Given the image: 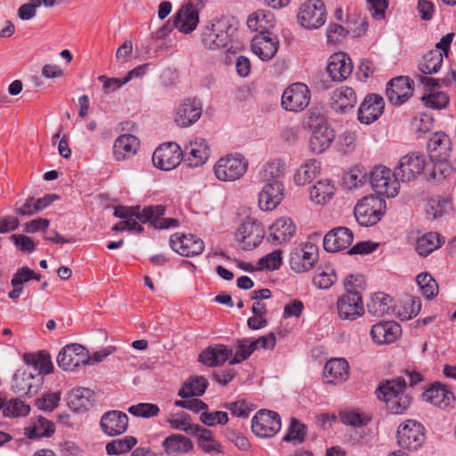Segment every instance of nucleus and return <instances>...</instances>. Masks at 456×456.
<instances>
[{"mask_svg": "<svg viewBox=\"0 0 456 456\" xmlns=\"http://www.w3.org/2000/svg\"><path fill=\"white\" fill-rule=\"evenodd\" d=\"M166 208L163 205L148 206L141 208L136 207H117L114 216L122 219L112 227L115 232H132L140 233L142 232L141 224L151 222L158 229H168L177 227L179 221L175 218L163 217Z\"/></svg>", "mask_w": 456, "mask_h": 456, "instance_id": "nucleus-1", "label": "nucleus"}, {"mask_svg": "<svg viewBox=\"0 0 456 456\" xmlns=\"http://www.w3.org/2000/svg\"><path fill=\"white\" fill-rule=\"evenodd\" d=\"M234 20L229 17L212 20L201 31L202 45L210 50L225 48L236 32Z\"/></svg>", "mask_w": 456, "mask_h": 456, "instance_id": "nucleus-2", "label": "nucleus"}, {"mask_svg": "<svg viewBox=\"0 0 456 456\" xmlns=\"http://www.w3.org/2000/svg\"><path fill=\"white\" fill-rule=\"evenodd\" d=\"M405 387L403 379H396L381 384L377 389L378 398L386 403L387 409L393 414H402L411 404Z\"/></svg>", "mask_w": 456, "mask_h": 456, "instance_id": "nucleus-3", "label": "nucleus"}, {"mask_svg": "<svg viewBox=\"0 0 456 456\" xmlns=\"http://www.w3.org/2000/svg\"><path fill=\"white\" fill-rule=\"evenodd\" d=\"M248 167V162L241 153H228L216 161L213 173L221 182H235L246 174Z\"/></svg>", "mask_w": 456, "mask_h": 456, "instance_id": "nucleus-4", "label": "nucleus"}, {"mask_svg": "<svg viewBox=\"0 0 456 456\" xmlns=\"http://www.w3.org/2000/svg\"><path fill=\"white\" fill-rule=\"evenodd\" d=\"M309 126L312 134L308 141V149L313 154H322L326 151L333 142L335 130L324 120L323 117L314 118L310 116Z\"/></svg>", "mask_w": 456, "mask_h": 456, "instance_id": "nucleus-5", "label": "nucleus"}, {"mask_svg": "<svg viewBox=\"0 0 456 456\" xmlns=\"http://www.w3.org/2000/svg\"><path fill=\"white\" fill-rule=\"evenodd\" d=\"M386 201L380 197L366 196L358 201L354 207V216L362 226L376 224L384 216Z\"/></svg>", "mask_w": 456, "mask_h": 456, "instance_id": "nucleus-6", "label": "nucleus"}, {"mask_svg": "<svg viewBox=\"0 0 456 456\" xmlns=\"http://www.w3.org/2000/svg\"><path fill=\"white\" fill-rule=\"evenodd\" d=\"M400 177L385 166H377L370 174V183L373 190L379 195L395 198L400 191Z\"/></svg>", "mask_w": 456, "mask_h": 456, "instance_id": "nucleus-7", "label": "nucleus"}, {"mask_svg": "<svg viewBox=\"0 0 456 456\" xmlns=\"http://www.w3.org/2000/svg\"><path fill=\"white\" fill-rule=\"evenodd\" d=\"M327 12L322 0L304 2L297 12V22L306 29H317L326 21Z\"/></svg>", "mask_w": 456, "mask_h": 456, "instance_id": "nucleus-8", "label": "nucleus"}, {"mask_svg": "<svg viewBox=\"0 0 456 456\" xmlns=\"http://www.w3.org/2000/svg\"><path fill=\"white\" fill-rule=\"evenodd\" d=\"M318 247L310 242H302L293 248L289 255V266L298 273L310 271L318 260Z\"/></svg>", "mask_w": 456, "mask_h": 456, "instance_id": "nucleus-9", "label": "nucleus"}, {"mask_svg": "<svg viewBox=\"0 0 456 456\" xmlns=\"http://www.w3.org/2000/svg\"><path fill=\"white\" fill-rule=\"evenodd\" d=\"M88 359V350L80 344L73 343L61 348L57 356V363L64 371L74 372L87 365Z\"/></svg>", "mask_w": 456, "mask_h": 456, "instance_id": "nucleus-10", "label": "nucleus"}, {"mask_svg": "<svg viewBox=\"0 0 456 456\" xmlns=\"http://www.w3.org/2000/svg\"><path fill=\"white\" fill-rule=\"evenodd\" d=\"M311 92L304 83H293L282 94L281 106L287 111L300 112L310 103Z\"/></svg>", "mask_w": 456, "mask_h": 456, "instance_id": "nucleus-11", "label": "nucleus"}, {"mask_svg": "<svg viewBox=\"0 0 456 456\" xmlns=\"http://www.w3.org/2000/svg\"><path fill=\"white\" fill-rule=\"evenodd\" d=\"M281 427L279 414L269 410L258 411L251 420L252 432L258 437H273L280 431Z\"/></svg>", "mask_w": 456, "mask_h": 456, "instance_id": "nucleus-12", "label": "nucleus"}, {"mask_svg": "<svg viewBox=\"0 0 456 456\" xmlns=\"http://www.w3.org/2000/svg\"><path fill=\"white\" fill-rule=\"evenodd\" d=\"M426 166L425 155L412 151L403 156L395 167V175L402 182H411L420 175Z\"/></svg>", "mask_w": 456, "mask_h": 456, "instance_id": "nucleus-13", "label": "nucleus"}, {"mask_svg": "<svg viewBox=\"0 0 456 456\" xmlns=\"http://www.w3.org/2000/svg\"><path fill=\"white\" fill-rule=\"evenodd\" d=\"M425 441L423 426L416 420L408 419L397 430V442L402 448L418 450Z\"/></svg>", "mask_w": 456, "mask_h": 456, "instance_id": "nucleus-14", "label": "nucleus"}, {"mask_svg": "<svg viewBox=\"0 0 456 456\" xmlns=\"http://www.w3.org/2000/svg\"><path fill=\"white\" fill-rule=\"evenodd\" d=\"M171 248L181 256L192 257L200 255L204 248V241L191 233L175 232L170 236Z\"/></svg>", "mask_w": 456, "mask_h": 456, "instance_id": "nucleus-15", "label": "nucleus"}, {"mask_svg": "<svg viewBox=\"0 0 456 456\" xmlns=\"http://www.w3.org/2000/svg\"><path fill=\"white\" fill-rule=\"evenodd\" d=\"M265 234V229L259 222L248 220L240 225L235 237L243 250H251L261 244Z\"/></svg>", "mask_w": 456, "mask_h": 456, "instance_id": "nucleus-16", "label": "nucleus"}, {"mask_svg": "<svg viewBox=\"0 0 456 456\" xmlns=\"http://www.w3.org/2000/svg\"><path fill=\"white\" fill-rule=\"evenodd\" d=\"M183 159V150L175 142H167L159 145L153 152L152 162L154 166L162 170L175 168Z\"/></svg>", "mask_w": 456, "mask_h": 456, "instance_id": "nucleus-17", "label": "nucleus"}, {"mask_svg": "<svg viewBox=\"0 0 456 456\" xmlns=\"http://www.w3.org/2000/svg\"><path fill=\"white\" fill-rule=\"evenodd\" d=\"M338 317L345 321H354L364 314L362 297L360 292H345L337 301Z\"/></svg>", "mask_w": 456, "mask_h": 456, "instance_id": "nucleus-18", "label": "nucleus"}, {"mask_svg": "<svg viewBox=\"0 0 456 456\" xmlns=\"http://www.w3.org/2000/svg\"><path fill=\"white\" fill-rule=\"evenodd\" d=\"M190 167H197L206 163L210 156L208 142L201 137L191 140L183 151V156Z\"/></svg>", "mask_w": 456, "mask_h": 456, "instance_id": "nucleus-19", "label": "nucleus"}, {"mask_svg": "<svg viewBox=\"0 0 456 456\" xmlns=\"http://www.w3.org/2000/svg\"><path fill=\"white\" fill-rule=\"evenodd\" d=\"M285 186L282 182L265 183L258 194V205L264 211L275 209L284 199Z\"/></svg>", "mask_w": 456, "mask_h": 456, "instance_id": "nucleus-20", "label": "nucleus"}, {"mask_svg": "<svg viewBox=\"0 0 456 456\" xmlns=\"http://www.w3.org/2000/svg\"><path fill=\"white\" fill-rule=\"evenodd\" d=\"M296 232L294 221L290 217L281 216L269 226V239L273 244L281 245L289 242Z\"/></svg>", "mask_w": 456, "mask_h": 456, "instance_id": "nucleus-21", "label": "nucleus"}, {"mask_svg": "<svg viewBox=\"0 0 456 456\" xmlns=\"http://www.w3.org/2000/svg\"><path fill=\"white\" fill-rule=\"evenodd\" d=\"M279 48V41L271 33L257 34L251 42L252 52L262 61H267L274 57Z\"/></svg>", "mask_w": 456, "mask_h": 456, "instance_id": "nucleus-22", "label": "nucleus"}, {"mask_svg": "<svg viewBox=\"0 0 456 456\" xmlns=\"http://www.w3.org/2000/svg\"><path fill=\"white\" fill-rule=\"evenodd\" d=\"M413 93L411 80L406 77H397L389 81L387 87V96L394 105L405 102Z\"/></svg>", "mask_w": 456, "mask_h": 456, "instance_id": "nucleus-23", "label": "nucleus"}, {"mask_svg": "<svg viewBox=\"0 0 456 456\" xmlns=\"http://www.w3.org/2000/svg\"><path fill=\"white\" fill-rule=\"evenodd\" d=\"M402 335L401 326L395 322H379L370 330V337L377 345H387L396 341Z\"/></svg>", "mask_w": 456, "mask_h": 456, "instance_id": "nucleus-24", "label": "nucleus"}, {"mask_svg": "<svg viewBox=\"0 0 456 456\" xmlns=\"http://www.w3.org/2000/svg\"><path fill=\"white\" fill-rule=\"evenodd\" d=\"M384 100L377 94L368 95L358 110V119L362 124H371L376 121L383 112Z\"/></svg>", "mask_w": 456, "mask_h": 456, "instance_id": "nucleus-25", "label": "nucleus"}, {"mask_svg": "<svg viewBox=\"0 0 456 456\" xmlns=\"http://www.w3.org/2000/svg\"><path fill=\"white\" fill-rule=\"evenodd\" d=\"M202 114V105L196 99H186L177 108L175 121L182 127L195 123Z\"/></svg>", "mask_w": 456, "mask_h": 456, "instance_id": "nucleus-26", "label": "nucleus"}, {"mask_svg": "<svg viewBox=\"0 0 456 456\" xmlns=\"http://www.w3.org/2000/svg\"><path fill=\"white\" fill-rule=\"evenodd\" d=\"M323 379L328 384H341L349 377V364L344 358H332L323 368Z\"/></svg>", "mask_w": 456, "mask_h": 456, "instance_id": "nucleus-27", "label": "nucleus"}, {"mask_svg": "<svg viewBox=\"0 0 456 456\" xmlns=\"http://www.w3.org/2000/svg\"><path fill=\"white\" fill-rule=\"evenodd\" d=\"M354 235L346 227H337L330 231L323 239V247L329 252L347 248L353 242Z\"/></svg>", "mask_w": 456, "mask_h": 456, "instance_id": "nucleus-28", "label": "nucleus"}, {"mask_svg": "<svg viewBox=\"0 0 456 456\" xmlns=\"http://www.w3.org/2000/svg\"><path fill=\"white\" fill-rule=\"evenodd\" d=\"M327 71L334 81L345 80L352 74V61L345 53H333L329 59Z\"/></svg>", "mask_w": 456, "mask_h": 456, "instance_id": "nucleus-29", "label": "nucleus"}, {"mask_svg": "<svg viewBox=\"0 0 456 456\" xmlns=\"http://www.w3.org/2000/svg\"><path fill=\"white\" fill-rule=\"evenodd\" d=\"M428 150L433 161H447L452 151L450 137L443 132L434 134L428 141Z\"/></svg>", "mask_w": 456, "mask_h": 456, "instance_id": "nucleus-30", "label": "nucleus"}, {"mask_svg": "<svg viewBox=\"0 0 456 456\" xmlns=\"http://www.w3.org/2000/svg\"><path fill=\"white\" fill-rule=\"evenodd\" d=\"M101 427L102 431L110 436L123 434L128 427V417L120 411H108L102 417Z\"/></svg>", "mask_w": 456, "mask_h": 456, "instance_id": "nucleus-31", "label": "nucleus"}, {"mask_svg": "<svg viewBox=\"0 0 456 456\" xmlns=\"http://www.w3.org/2000/svg\"><path fill=\"white\" fill-rule=\"evenodd\" d=\"M140 147L139 139L130 134L119 135L114 142L113 156L117 161H122L134 157Z\"/></svg>", "mask_w": 456, "mask_h": 456, "instance_id": "nucleus-32", "label": "nucleus"}, {"mask_svg": "<svg viewBox=\"0 0 456 456\" xmlns=\"http://www.w3.org/2000/svg\"><path fill=\"white\" fill-rule=\"evenodd\" d=\"M419 81L421 84L431 87L429 94L421 97L424 105L436 110L446 108L449 103V96L446 93L437 91L434 88L437 86L436 79L428 77H420Z\"/></svg>", "mask_w": 456, "mask_h": 456, "instance_id": "nucleus-33", "label": "nucleus"}, {"mask_svg": "<svg viewBox=\"0 0 456 456\" xmlns=\"http://www.w3.org/2000/svg\"><path fill=\"white\" fill-rule=\"evenodd\" d=\"M200 21V11L197 8L183 5L175 16L174 25L184 34L195 30Z\"/></svg>", "mask_w": 456, "mask_h": 456, "instance_id": "nucleus-34", "label": "nucleus"}, {"mask_svg": "<svg viewBox=\"0 0 456 456\" xmlns=\"http://www.w3.org/2000/svg\"><path fill=\"white\" fill-rule=\"evenodd\" d=\"M423 399L441 409L449 408L454 402V395L441 384H434L423 393Z\"/></svg>", "mask_w": 456, "mask_h": 456, "instance_id": "nucleus-35", "label": "nucleus"}, {"mask_svg": "<svg viewBox=\"0 0 456 456\" xmlns=\"http://www.w3.org/2000/svg\"><path fill=\"white\" fill-rule=\"evenodd\" d=\"M337 188L330 179H322L317 181L309 189L310 200L315 205H325L329 203L335 196Z\"/></svg>", "mask_w": 456, "mask_h": 456, "instance_id": "nucleus-36", "label": "nucleus"}, {"mask_svg": "<svg viewBox=\"0 0 456 456\" xmlns=\"http://www.w3.org/2000/svg\"><path fill=\"white\" fill-rule=\"evenodd\" d=\"M55 431L53 421L45 417L37 416L30 419L28 425L24 428V435L29 439L49 437Z\"/></svg>", "mask_w": 456, "mask_h": 456, "instance_id": "nucleus-37", "label": "nucleus"}, {"mask_svg": "<svg viewBox=\"0 0 456 456\" xmlns=\"http://www.w3.org/2000/svg\"><path fill=\"white\" fill-rule=\"evenodd\" d=\"M40 383V379H37L30 372L23 371L14 375L12 389L15 393L33 396L37 394Z\"/></svg>", "mask_w": 456, "mask_h": 456, "instance_id": "nucleus-38", "label": "nucleus"}, {"mask_svg": "<svg viewBox=\"0 0 456 456\" xmlns=\"http://www.w3.org/2000/svg\"><path fill=\"white\" fill-rule=\"evenodd\" d=\"M274 14L268 10H257L251 13L247 20L250 30L259 34H267L275 25Z\"/></svg>", "mask_w": 456, "mask_h": 456, "instance_id": "nucleus-39", "label": "nucleus"}, {"mask_svg": "<svg viewBox=\"0 0 456 456\" xmlns=\"http://www.w3.org/2000/svg\"><path fill=\"white\" fill-rule=\"evenodd\" d=\"M356 102V94L351 87L340 86L332 93L331 105L336 111L346 112L353 109Z\"/></svg>", "mask_w": 456, "mask_h": 456, "instance_id": "nucleus-40", "label": "nucleus"}, {"mask_svg": "<svg viewBox=\"0 0 456 456\" xmlns=\"http://www.w3.org/2000/svg\"><path fill=\"white\" fill-rule=\"evenodd\" d=\"M162 447L167 455L179 456L192 451L193 444L181 434H173L165 438Z\"/></svg>", "mask_w": 456, "mask_h": 456, "instance_id": "nucleus-41", "label": "nucleus"}, {"mask_svg": "<svg viewBox=\"0 0 456 456\" xmlns=\"http://www.w3.org/2000/svg\"><path fill=\"white\" fill-rule=\"evenodd\" d=\"M232 354V350L223 345L208 347L200 353L199 360L205 365L213 367L225 362Z\"/></svg>", "mask_w": 456, "mask_h": 456, "instance_id": "nucleus-42", "label": "nucleus"}, {"mask_svg": "<svg viewBox=\"0 0 456 456\" xmlns=\"http://www.w3.org/2000/svg\"><path fill=\"white\" fill-rule=\"evenodd\" d=\"M94 392L89 388L73 389L68 397V405L74 411H86L92 404Z\"/></svg>", "mask_w": 456, "mask_h": 456, "instance_id": "nucleus-43", "label": "nucleus"}, {"mask_svg": "<svg viewBox=\"0 0 456 456\" xmlns=\"http://www.w3.org/2000/svg\"><path fill=\"white\" fill-rule=\"evenodd\" d=\"M444 243V238L437 232H427L417 240L416 250L420 256H427Z\"/></svg>", "mask_w": 456, "mask_h": 456, "instance_id": "nucleus-44", "label": "nucleus"}, {"mask_svg": "<svg viewBox=\"0 0 456 456\" xmlns=\"http://www.w3.org/2000/svg\"><path fill=\"white\" fill-rule=\"evenodd\" d=\"M320 171V164L314 159H309L297 168L294 182L297 185H305L311 183Z\"/></svg>", "mask_w": 456, "mask_h": 456, "instance_id": "nucleus-45", "label": "nucleus"}, {"mask_svg": "<svg viewBox=\"0 0 456 456\" xmlns=\"http://www.w3.org/2000/svg\"><path fill=\"white\" fill-rule=\"evenodd\" d=\"M208 385V382L205 378L201 376L192 377L183 383L178 395L183 398L200 396L205 393Z\"/></svg>", "mask_w": 456, "mask_h": 456, "instance_id": "nucleus-46", "label": "nucleus"}, {"mask_svg": "<svg viewBox=\"0 0 456 456\" xmlns=\"http://www.w3.org/2000/svg\"><path fill=\"white\" fill-rule=\"evenodd\" d=\"M286 165L280 159L272 160L263 166L260 175L265 183L281 182L285 175Z\"/></svg>", "mask_w": 456, "mask_h": 456, "instance_id": "nucleus-47", "label": "nucleus"}, {"mask_svg": "<svg viewBox=\"0 0 456 456\" xmlns=\"http://www.w3.org/2000/svg\"><path fill=\"white\" fill-rule=\"evenodd\" d=\"M367 172L360 167H354L342 176V186L347 190L362 187L367 182Z\"/></svg>", "mask_w": 456, "mask_h": 456, "instance_id": "nucleus-48", "label": "nucleus"}, {"mask_svg": "<svg viewBox=\"0 0 456 456\" xmlns=\"http://www.w3.org/2000/svg\"><path fill=\"white\" fill-rule=\"evenodd\" d=\"M444 53L438 50H430L424 54L419 63V69L423 74L436 73L442 67Z\"/></svg>", "mask_w": 456, "mask_h": 456, "instance_id": "nucleus-49", "label": "nucleus"}, {"mask_svg": "<svg viewBox=\"0 0 456 456\" xmlns=\"http://www.w3.org/2000/svg\"><path fill=\"white\" fill-rule=\"evenodd\" d=\"M392 298L388 295L383 292H376L370 297L367 305L368 311L377 317L384 316L388 314Z\"/></svg>", "mask_w": 456, "mask_h": 456, "instance_id": "nucleus-50", "label": "nucleus"}, {"mask_svg": "<svg viewBox=\"0 0 456 456\" xmlns=\"http://www.w3.org/2000/svg\"><path fill=\"white\" fill-rule=\"evenodd\" d=\"M451 209V202L441 196H434L428 199L426 205L428 218L436 220L447 214Z\"/></svg>", "mask_w": 456, "mask_h": 456, "instance_id": "nucleus-51", "label": "nucleus"}, {"mask_svg": "<svg viewBox=\"0 0 456 456\" xmlns=\"http://www.w3.org/2000/svg\"><path fill=\"white\" fill-rule=\"evenodd\" d=\"M198 446L205 452L213 453L221 452V444L215 439L212 432L208 429L195 426Z\"/></svg>", "mask_w": 456, "mask_h": 456, "instance_id": "nucleus-52", "label": "nucleus"}, {"mask_svg": "<svg viewBox=\"0 0 456 456\" xmlns=\"http://www.w3.org/2000/svg\"><path fill=\"white\" fill-rule=\"evenodd\" d=\"M3 414L5 417H24L30 412V406L19 398H13L8 401L3 399Z\"/></svg>", "mask_w": 456, "mask_h": 456, "instance_id": "nucleus-53", "label": "nucleus"}, {"mask_svg": "<svg viewBox=\"0 0 456 456\" xmlns=\"http://www.w3.org/2000/svg\"><path fill=\"white\" fill-rule=\"evenodd\" d=\"M136 444L137 439L134 436H126L108 443L105 449L109 455H118L130 452Z\"/></svg>", "mask_w": 456, "mask_h": 456, "instance_id": "nucleus-54", "label": "nucleus"}, {"mask_svg": "<svg viewBox=\"0 0 456 456\" xmlns=\"http://www.w3.org/2000/svg\"><path fill=\"white\" fill-rule=\"evenodd\" d=\"M417 284L421 294L427 299H432L438 294V284L436 280L428 273H419L417 278Z\"/></svg>", "mask_w": 456, "mask_h": 456, "instance_id": "nucleus-55", "label": "nucleus"}, {"mask_svg": "<svg viewBox=\"0 0 456 456\" xmlns=\"http://www.w3.org/2000/svg\"><path fill=\"white\" fill-rule=\"evenodd\" d=\"M256 350L253 339L242 338L236 343V351L234 356L231 359V364L240 363L247 360Z\"/></svg>", "mask_w": 456, "mask_h": 456, "instance_id": "nucleus-56", "label": "nucleus"}, {"mask_svg": "<svg viewBox=\"0 0 456 456\" xmlns=\"http://www.w3.org/2000/svg\"><path fill=\"white\" fill-rule=\"evenodd\" d=\"M342 423L352 427H362L370 421V419L357 411H344L339 413Z\"/></svg>", "mask_w": 456, "mask_h": 456, "instance_id": "nucleus-57", "label": "nucleus"}, {"mask_svg": "<svg viewBox=\"0 0 456 456\" xmlns=\"http://www.w3.org/2000/svg\"><path fill=\"white\" fill-rule=\"evenodd\" d=\"M305 427L295 419H291L287 434L283 440L286 442H294L300 444L304 441L305 436Z\"/></svg>", "mask_w": 456, "mask_h": 456, "instance_id": "nucleus-58", "label": "nucleus"}, {"mask_svg": "<svg viewBox=\"0 0 456 456\" xmlns=\"http://www.w3.org/2000/svg\"><path fill=\"white\" fill-rule=\"evenodd\" d=\"M167 422L173 429L183 430L185 432L191 430L193 428L191 417L184 412L171 414L167 419Z\"/></svg>", "mask_w": 456, "mask_h": 456, "instance_id": "nucleus-59", "label": "nucleus"}, {"mask_svg": "<svg viewBox=\"0 0 456 456\" xmlns=\"http://www.w3.org/2000/svg\"><path fill=\"white\" fill-rule=\"evenodd\" d=\"M128 411L136 417L151 418L159 414V408L157 404L143 403L130 406Z\"/></svg>", "mask_w": 456, "mask_h": 456, "instance_id": "nucleus-60", "label": "nucleus"}, {"mask_svg": "<svg viewBox=\"0 0 456 456\" xmlns=\"http://www.w3.org/2000/svg\"><path fill=\"white\" fill-rule=\"evenodd\" d=\"M60 400V392L47 393L37 400L36 406L42 411H53L58 406Z\"/></svg>", "mask_w": 456, "mask_h": 456, "instance_id": "nucleus-61", "label": "nucleus"}, {"mask_svg": "<svg viewBox=\"0 0 456 456\" xmlns=\"http://www.w3.org/2000/svg\"><path fill=\"white\" fill-rule=\"evenodd\" d=\"M228 414L225 411H203L200 414V420L207 426L224 425L228 422Z\"/></svg>", "mask_w": 456, "mask_h": 456, "instance_id": "nucleus-62", "label": "nucleus"}, {"mask_svg": "<svg viewBox=\"0 0 456 456\" xmlns=\"http://www.w3.org/2000/svg\"><path fill=\"white\" fill-rule=\"evenodd\" d=\"M282 251L281 249H275L270 254L266 255L259 260V265L261 268H265L270 271L277 270L282 264Z\"/></svg>", "mask_w": 456, "mask_h": 456, "instance_id": "nucleus-63", "label": "nucleus"}, {"mask_svg": "<svg viewBox=\"0 0 456 456\" xmlns=\"http://www.w3.org/2000/svg\"><path fill=\"white\" fill-rule=\"evenodd\" d=\"M337 280V275L333 270L322 271L317 273L314 278V284L322 289H330Z\"/></svg>", "mask_w": 456, "mask_h": 456, "instance_id": "nucleus-64", "label": "nucleus"}]
</instances>
